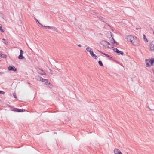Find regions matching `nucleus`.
I'll return each instance as SVG.
<instances>
[{
	"label": "nucleus",
	"instance_id": "obj_8",
	"mask_svg": "<svg viewBox=\"0 0 154 154\" xmlns=\"http://www.w3.org/2000/svg\"><path fill=\"white\" fill-rule=\"evenodd\" d=\"M145 62L146 63V66L147 67H150L151 66L149 64L150 63V60L149 59H146L145 60Z\"/></svg>",
	"mask_w": 154,
	"mask_h": 154
},
{
	"label": "nucleus",
	"instance_id": "obj_12",
	"mask_svg": "<svg viewBox=\"0 0 154 154\" xmlns=\"http://www.w3.org/2000/svg\"><path fill=\"white\" fill-rule=\"evenodd\" d=\"M42 80H41V81L42 82H44L45 83V84L47 85H48V80L46 79H44L43 78H42Z\"/></svg>",
	"mask_w": 154,
	"mask_h": 154
},
{
	"label": "nucleus",
	"instance_id": "obj_20",
	"mask_svg": "<svg viewBox=\"0 0 154 154\" xmlns=\"http://www.w3.org/2000/svg\"><path fill=\"white\" fill-rule=\"evenodd\" d=\"M0 31L2 32H4V30L3 29H2V25L1 24H0Z\"/></svg>",
	"mask_w": 154,
	"mask_h": 154
},
{
	"label": "nucleus",
	"instance_id": "obj_10",
	"mask_svg": "<svg viewBox=\"0 0 154 154\" xmlns=\"http://www.w3.org/2000/svg\"><path fill=\"white\" fill-rule=\"evenodd\" d=\"M90 54L95 59H97L98 58L97 56L94 53L93 51L92 52H91V54Z\"/></svg>",
	"mask_w": 154,
	"mask_h": 154
},
{
	"label": "nucleus",
	"instance_id": "obj_1",
	"mask_svg": "<svg viewBox=\"0 0 154 154\" xmlns=\"http://www.w3.org/2000/svg\"><path fill=\"white\" fill-rule=\"evenodd\" d=\"M135 38V39L134 38V40H133L131 43L134 46H138L140 44L139 40L138 39L136 38V37Z\"/></svg>",
	"mask_w": 154,
	"mask_h": 154
},
{
	"label": "nucleus",
	"instance_id": "obj_31",
	"mask_svg": "<svg viewBox=\"0 0 154 154\" xmlns=\"http://www.w3.org/2000/svg\"><path fill=\"white\" fill-rule=\"evenodd\" d=\"M114 61L116 62L117 63H118V64H121V63H120L119 61H118L116 60H113Z\"/></svg>",
	"mask_w": 154,
	"mask_h": 154
},
{
	"label": "nucleus",
	"instance_id": "obj_28",
	"mask_svg": "<svg viewBox=\"0 0 154 154\" xmlns=\"http://www.w3.org/2000/svg\"><path fill=\"white\" fill-rule=\"evenodd\" d=\"M13 95L14 96V98H17V97H16V94L15 93H14L13 94Z\"/></svg>",
	"mask_w": 154,
	"mask_h": 154
},
{
	"label": "nucleus",
	"instance_id": "obj_16",
	"mask_svg": "<svg viewBox=\"0 0 154 154\" xmlns=\"http://www.w3.org/2000/svg\"><path fill=\"white\" fill-rule=\"evenodd\" d=\"M86 50L87 51L89 52L90 54H91V52L93 51L92 49L89 47H87L86 49Z\"/></svg>",
	"mask_w": 154,
	"mask_h": 154
},
{
	"label": "nucleus",
	"instance_id": "obj_41",
	"mask_svg": "<svg viewBox=\"0 0 154 154\" xmlns=\"http://www.w3.org/2000/svg\"><path fill=\"white\" fill-rule=\"evenodd\" d=\"M152 42H154V41H153ZM153 45H154V44H153Z\"/></svg>",
	"mask_w": 154,
	"mask_h": 154
},
{
	"label": "nucleus",
	"instance_id": "obj_35",
	"mask_svg": "<svg viewBox=\"0 0 154 154\" xmlns=\"http://www.w3.org/2000/svg\"><path fill=\"white\" fill-rule=\"evenodd\" d=\"M78 46L79 47H81V44H79L78 45Z\"/></svg>",
	"mask_w": 154,
	"mask_h": 154
},
{
	"label": "nucleus",
	"instance_id": "obj_27",
	"mask_svg": "<svg viewBox=\"0 0 154 154\" xmlns=\"http://www.w3.org/2000/svg\"><path fill=\"white\" fill-rule=\"evenodd\" d=\"M20 54L23 55V51L21 49L20 50Z\"/></svg>",
	"mask_w": 154,
	"mask_h": 154
},
{
	"label": "nucleus",
	"instance_id": "obj_25",
	"mask_svg": "<svg viewBox=\"0 0 154 154\" xmlns=\"http://www.w3.org/2000/svg\"><path fill=\"white\" fill-rule=\"evenodd\" d=\"M99 64L101 66H103V64L101 61H99L98 62Z\"/></svg>",
	"mask_w": 154,
	"mask_h": 154
},
{
	"label": "nucleus",
	"instance_id": "obj_5",
	"mask_svg": "<svg viewBox=\"0 0 154 154\" xmlns=\"http://www.w3.org/2000/svg\"><path fill=\"white\" fill-rule=\"evenodd\" d=\"M114 51L117 54H120L121 55H123L124 54L123 52L119 50L117 48H115L113 49Z\"/></svg>",
	"mask_w": 154,
	"mask_h": 154
},
{
	"label": "nucleus",
	"instance_id": "obj_9",
	"mask_svg": "<svg viewBox=\"0 0 154 154\" xmlns=\"http://www.w3.org/2000/svg\"><path fill=\"white\" fill-rule=\"evenodd\" d=\"M153 44H154V42H152L151 43L150 45V50L153 51H154V45H153Z\"/></svg>",
	"mask_w": 154,
	"mask_h": 154
},
{
	"label": "nucleus",
	"instance_id": "obj_19",
	"mask_svg": "<svg viewBox=\"0 0 154 154\" xmlns=\"http://www.w3.org/2000/svg\"><path fill=\"white\" fill-rule=\"evenodd\" d=\"M18 58L19 59L22 60L24 58V57L23 56V55L20 54Z\"/></svg>",
	"mask_w": 154,
	"mask_h": 154
},
{
	"label": "nucleus",
	"instance_id": "obj_4",
	"mask_svg": "<svg viewBox=\"0 0 154 154\" xmlns=\"http://www.w3.org/2000/svg\"><path fill=\"white\" fill-rule=\"evenodd\" d=\"M11 110L13 111H15V112H23L24 111H25V110H23V109H19L18 108H13V109Z\"/></svg>",
	"mask_w": 154,
	"mask_h": 154
},
{
	"label": "nucleus",
	"instance_id": "obj_37",
	"mask_svg": "<svg viewBox=\"0 0 154 154\" xmlns=\"http://www.w3.org/2000/svg\"><path fill=\"white\" fill-rule=\"evenodd\" d=\"M2 54L1 52L0 51V57L2 55Z\"/></svg>",
	"mask_w": 154,
	"mask_h": 154
},
{
	"label": "nucleus",
	"instance_id": "obj_6",
	"mask_svg": "<svg viewBox=\"0 0 154 154\" xmlns=\"http://www.w3.org/2000/svg\"><path fill=\"white\" fill-rule=\"evenodd\" d=\"M38 74H40L42 75H45V73L44 71L43 70L40 68H39L38 69Z\"/></svg>",
	"mask_w": 154,
	"mask_h": 154
},
{
	"label": "nucleus",
	"instance_id": "obj_7",
	"mask_svg": "<svg viewBox=\"0 0 154 154\" xmlns=\"http://www.w3.org/2000/svg\"><path fill=\"white\" fill-rule=\"evenodd\" d=\"M98 18H99L100 20L102 21L103 22H104L105 23L107 24L108 26H109L110 27H111V26H110L109 24L107 23L106 22V21H105V19L103 18V17L100 16L98 17Z\"/></svg>",
	"mask_w": 154,
	"mask_h": 154
},
{
	"label": "nucleus",
	"instance_id": "obj_33",
	"mask_svg": "<svg viewBox=\"0 0 154 154\" xmlns=\"http://www.w3.org/2000/svg\"><path fill=\"white\" fill-rule=\"evenodd\" d=\"M50 70V73L51 74H53V72H52V70H51V69H49Z\"/></svg>",
	"mask_w": 154,
	"mask_h": 154
},
{
	"label": "nucleus",
	"instance_id": "obj_36",
	"mask_svg": "<svg viewBox=\"0 0 154 154\" xmlns=\"http://www.w3.org/2000/svg\"><path fill=\"white\" fill-rule=\"evenodd\" d=\"M106 43H107V44L108 45H110V43H109V42H108L106 41Z\"/></svg>",
	"mask_w": 154,
	"mask_h": 154
},
{
	"label": "nucleus",
	"instance_id": "obj_24",
	"mask_svg": "<svg viewBox=\"0 0 154 154\" xmlns=\"http://www.w3.org/2000/svg\"><path fill=\"white\" fill-rule=\"evenodd\" d=\"M143 39H144V40L145 41H146L147 42H148V40L146 38V36L145 35H144V34H143Z\"/></svg>",
	"mask_w": 154,
	"mask_h": 154
},
{
	"label": "nucleus",
	"instance_id": "obj_11",
	"mask_svg": "<svg viewBox=\"0 0 154 154\" xmlns=\"http://www.w3.org/2000/svg\"><path fill=\"white\" fill-rule=\"evenodd\" d=\"M99 51L100 53H101L102 54H103L104 55H105L107 57H109L110 58H109V59L110 60H112V57H111L109 55H108V54H106V53H103L101 51Z\"/></svg>",
	"mask_w": 154,
	"mask_h": 154
},
{
	"label": "nucleus",
	"instance_id": "obj_38",
	"mask_svg": "<svg viewBox=\"0 0 154 154\" xmlns=\"http://www.w3.org/2000/svg\"><path fill=\"white\" fill-rule=\"evenodd\" d=\"M118 154H122V153H121V152H120L119 153H118Z\"/></svg>",
	"mask_w": 154,
	"mask_h": 154
},
{
	"label": "nucleus",
	"instance_id": "obj_13",
	"mask_svg": "<svg viewBox=\"0 0 154 154\" xmlns=\"http://www.w3.org/2000/svg\"><path fill=\"white\" fill-rule=\"evenodd\" d=\"M114 152L115 154H118L121 152V151L119 150V149H115L114 150Z\"/></svg>",
	"mask_w": 154,
	"mask_h": 154
},
{
	"label": "nucleus",
	"instance_id": "obj_21",
	"mask_svg": "<svg viewBox=\"0 0 154 154\" xmlns=\"http://www.w3.org/2000/svg\"><path fill=\"white\" fill-rule=\"evenodd\" d=\"M36 78L37 79V80L39 81H41V80H42V78L41 77H40V76H38L37 77H36Z\"/></svg>",
	"mask_w": 154,
	"mask_h": 154
},
{
	"label": "nucleus",
	"instance_id": "obj_26",
	"mask_svg": "<svg viewBox=\"0 0 154 154\" xmlns=\"http://www.w3.org/2000/svg\"><path fill=\"white\" fill-rule=\"evenodd\" d=\"M2 55L0 57L3 58H6V56L5 55L3 54H2Z\"/></svg>",
	"mask_w": 154,
	"mask_h": 154
},
{
	"label": "nucleus",
	"instance_id": "obj_18",
	"mask_svg": "<svg viewBox=\"0 0 154 154\" xmlns=\"http://www.w3.org/2000/svg\"><path fill=\"white\" fill-rule=\"evenodd\" d=\"M150 63L151 66L153 65L154 64V58H152L150 60Z\"/></svg>",
	"mask_w": 154,
	"mask_h": 154
},
{
	"label": "nucleus",
	"instance_id": "obj_17",
	"mask_svg": "<svg viewBox=\"0 0 154 154\" xmlns=\"http://www.w3.org/2000/svg\"><path fill=\"white\" fill-rule=\"evenodd\" d=\"M49 29H52L53 30V31L57 32V28L56 27H54V26H50Z\"/></svg>",
	"mask_w": 154,
	"mask_h": 154
},
{
	"label": "nucleus",
	"instance_id": "obj_15",
	"mask_svg": "<svg viewBox=\"0 0 154 154\" xmlns=\"http://www.w3.org/2000/svg\"><path fill=\"white\" fill-rule=\"evenodd\" d=\"M110 34H111V37H110V38H111V39H110V42L112 43L113 42H114V41H115V40H114L113 37L112 36V35H113V34H112L111 32H110Z\"/></svg>",
	"mask_w": 154,
	"mask_h": 154
},
{
	"label": "nucleus",
	"instance_id": "obj_42",
	"mask_svg": "<svg viewBox=\"0 0 154 154\" xmlns=\"http://www.w3.org/2000/svg\"><path fill=\"white\" fill-rule=\"evenodd\" d=\"M153 34H154V32H153Z\"/></svg>",
	"mask_w": 154,
	"mask_h": 154
},
{
	"label": "nucleus",
	"instance_id": "obj_30",
	"mask_svg": "<svg viewBox=\"0 0 154 154\" xmlns=\"http://www.w3.org/2000/svg\"><path fill=\"white\" fill-rule=\"evenodd\" d=\"M5 93V92L0 90V94H4Z\"/></svg>",
	"mask_w": 154,
	"mask_h": 154
},
{
	"label": "nucleus",
	"instance_id": "obj_23",
	"mask_svg": "<svg viewBox=\"0 0 154 154\" xmlns=\"http://www.w3.org/2000/svg\"><path fill=\"white\" fill-rule=\"evenodd\" d=\"M2 42L5 45H7L8 44V42L5 41V40L4 39H2Z\"/></svg>",
	"mask_w": 154,
	"mask_h": 154
},
{
	"label": "nucleus",
	"instance_id": "obj_32",
	"mask_svg": "<svg viewBox=\"0 0 154 154\" xmlns=\"http://www.w3.org/2000/svg\"><path fill=\"white\" fill-rule=\"evenodd\" d=\"M113 44L115 43L116 44V45H118L119 44V43L117 42L116 41H114V42H113Z\"/></svg>",
	"mask_w": 154,
	"mask_h": 154
},
{
	"label": "nucleus",
	"instance_id": "obj_34",
	"mask_svg": "<svg viewBox=\"0 0 154 154\" xmlns=\"http://www.w3.org/2000/svg\"><path fill=\"white\" fill-rule=\"evenodd\" d=\"M50 85V86H49L50 87H51L50 86L51 85H52L51 83L50 82H49L48 83V85Z\"/></svg>",
	"mask_w": 154,
	"mask_h": 154
},
{
	"label": "nucleus",
	"instance_id": "obj_29",
	"mask_svg": "<svg viewBox=\"0 0 154 154\" xmlns=\"http://www.w3.org/2000/svg\"><path fill=\"white\" fill-rule=\"evenodd\" d=\"M50 26H43V27H45L46 28H48V29H49Z\"/></svg>",
	"mask_w": 154,
	"mask_h": 154
},
{
	"label": "nucleus",
	"instance_id": "obj_2",
	"mask_svg": "<svg viewBox=\"0 0 154 154\" xmlns=\"http://www.w3.org/2000/svg\"><path fill=\"white\" fill-rule=\"evenodd\" d=\"M127 41L132 43L134 40V37L132 35H128L127 37Z\"/></svg>",
	"mask_w": 154,
	"mask_h": 154
},
{
	"label": "nucleus",
	"instance_id": "obj_43",
	"mask_svg": "<svg viewBox=\"0 0 154 154\" xmlns=\"http://www.w3.org/2000/svg\"><path fill=\"white\" fill-rule=\"evenodd\" d=\"M29 1H30V0H28Z\"/></svg>",
	"mask_w": 154,
	"mask_h": 154
},
{
	"label": "nucleus",
	"instance_id": "obj_39",
	"mask_svg": "<svg viewBox=\"0 0 154 154\" xmlns=\"http://www.w3.org/2000/svg\"><path fill=\"white\" fill-rule=\"evenodd\" d=\"M28 83L29 84V85H30V83L29 82H28Z\"/></svg>",
	"mask_w": 154,
	"mask_h": 154
},
{
	"label": "nucleus",
	"instance_id": "obj_14",
	"mask_svg": "<svg viewBox=\"0 0 154 154\" xmlns=\"http://www.w3.org/2000/svg\"><path fill=\"white\" fill-rule=\"evenodd\" d=\"M100 43L102 45L105 47L106 45V41L105 40H103Z\"/></svg>",
	"mask_w": 154,
	"mask_h": 154
},
{
	"label": "nucleus",
	"instance_id": "obj_40",
	"mask_svg": "<svg viewBox=\"0 0 154 154\" xmlns=\"http://www.w3.org/2000/svg\"><path fill=\"white\" fill-rule=\"evenodd\" d=\"M1 73H2L1 72H0V74H1Z\"/></svg>",
	"mask_w": 154,
	"mask_h": 154
},
{
	"label": "nucleus",
	"instance_id": "obj_3",
	"mask_svg": "<svg viewBox=\"0 0 154 154\" xmlns=\"http://www.w3.org/2000/svg\"><path fill=\"white\" fill-rule=\"evenodd\" d=\"M8 70L10 71H13L14 72H16L17 71V69L15 68L14 66H9L8 68Z\"/></svg>",
	"mask_w": 154,
	"mask_h": 154
},
{
	"label": "nucleus",
	"instance_id": "obj_22",
	"mask_svg": "<svg viewBox=\"0 0 154 154\" xmlns=\"http://www.w3.org/2000/svg\"><path fill=\"white\" fill-rule=\"evenodd\" d=\"M35 20L36 21V22H38V23L40 25V26H41L42 27L43 26V25H42V24H41V23H40L38 21V20L36 19L35 18Z\"/></svg>",
	"mask_w": 154,
	"mask_h": 154
}]
</instances>
